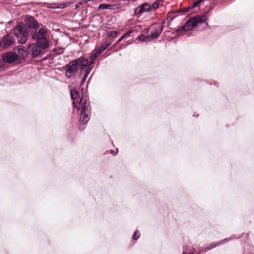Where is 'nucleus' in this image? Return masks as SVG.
Masks as SVG:
<instances>
[{"mask_svg":"<svg viewBox=\"0 0 254 254\" xmlns=\"http://www.w3.org/2000/svg\"><path fill=\"white\" fill-rule=\"evenodd\" d=\"M25 24L29 29H36L40 27V24L36 19L31 16H28L25 18Z\"/></svg>","mask_w":254,"mask_h":254,"instance_id":"8","label":"nucleus"},{"mask_svg":"<svg viewBox=\"0 0 254 254\" xmlns=\"http://www.w3.org/2000/svg\"><path fill=\"white\" fill-rule=\"evenodd\" d=\"M90 113H81L80 121L83 125H85L89 120Z\"/></svg>","mask_w":254,"mask_h":254,"instance_id":"13","label":"nucleus"},{"mask_svg":"<svg viewBox=\"0 0 254 254\" xmlns=\"http://www.w3.org/2000/svg\"><path fill=\"white\" fill-rule=\"evenodd\" d=\"M66 6V3H62V4H60L58 6H48L47 7L49 8H51L54 9V8H64Z\"/></svg>","mask_w":254,"mask_h":254,"instance_id":"22","label":"nucleus"},{"mask_svg":"<svg viewBox=\"0 0 254 254\" xmlns=\"http://www.w3.org/2000/svg\"><path fill=\"white\" fill-rule=\"evenodd\" d=\"M81 103V113H90V107L89 102L87 100L82 101V99H80V103Z\"/></svg>","mask_w":254,"mask_h":254,"instance_id":"12","label":"nucleus"},{"mask_svg":"<svg viewBox=\"0 0 254 254\" xmlns=\"http://www.w3.org/2000/svg\"><path fill=\"white\" fill-rule=\"evenodd\" d=\"M0 42L4 47H8L14 44L15 38L13 34L9 33L3 36Z\"/></svg>","mask_w":254,"mask_h":254,"instance_id":"6","label":"nucleus"},{"mask_svg":"<svg viewBox=\"0 0 254 254\" xmlns=\"http://www.w3.org/2000/svg\"><path fill=\"white\" fill-rule=\"evenodd\" d=\"M111 153H114V152H113V150H111Z\"/></svg>","mask_w":254,"mask_h":254,"instance_id":"35","label":"nucleus"},{"mask_svg":"<svg viewBox=\"0 0 254 254\" xmlns=\"http://www.w3.org/2000/svg\"><path fill=\"white\" fill-rule=\"evenodd\" d=\"M194 250L190 246H185L184 248L183 254H193Z\"/></svg>","mask_w":254,"mask_h":254,"instance_id":"15","label":"nucleus"},{"mask_svg":"<svg viewBox=\"0 0 254 254\" xmlns=\"http://www.w3.org/2000/svg\"><path fill=\"white\" fill-rule=\"evenodd\" d=\"M119 34V33L116 31H110L109 35L110 36L112 37H116Z\"/></svg>","mask_w":254,"mask_h":254,"instance_id":"24","label":"nucleus"},{"mask_svg":"<svg viewBox=\"0 0 254 254\" xmlns=\"http://www.w3.org/2000/svg\"><path fill=\"white\" fill-rule=\"evenodd\" d=\"M132 32L131 30L128 31L126 33H125L123 35H122L119 39L118 40V41L116 42V44L119 43L120 42H121L124 38L126 37H128L130 36V33Z\"/></svg>","mask_w":254,"mask_h":254,"instance_id":"19","label":"nucleus"},{"mask_svg":"<svg viewBox=\"0 0 254 254\" xmlns=\"http://www.w3.org/2000/svg\"><path fill=\"white\" fill-rule=\"evenodd\" d=\"M16 49L21 57L24 58L26 56V51L25 49H23V47H17Z\"/></svg>","mask_w":254,"mask_h":254,"instance_id":"17","label":"nucleus"},{"mask_svg":"<svg viewBox=\"0 0 254 254\" xmlns=\"http://www.w3.org/2000/svg\"><path fill=\"white\" fill-rule=\"evenodd\" d=\"M70 95L71 98L72 99H75L76 98L77 95V90L76 89L70 90Z\"/></svg>","mask_w":254,"mask_h":254,"instance_id":"21","label":"nucleus"},{"mask_svg":"<svg viewBox=\"0 0 254 254\" xmlns=\"http://www.w3.org/2000/svg\"><path fill=\"white\" fill-rule=\"evenodd\" d=\"M100 54H98L97 52L96 51V52L94 53H93L90 56V59L92 60H95L98 57V56Z\"/></svg>","mask_w":254,"mask_h":254,"instance_id":"23","label":"nucleus"},{"mask_svg":"<svg viewBox=\"0 0 254 254\" xmlns=\"http://www.w3.org/2000/svg\"><path fill=\"white\" fill-rule=\"evenodd\" d=\"M42 27L38 30H36L32 35V39L36 41L37 45L42 49H46L49 47V36L47 29Z\"/></svg>","mask_w":254,"mask_h":254,"instance_id":"1","label":"nucleus"},{"mask_svg":"<svg viewBox=\"0 0 254 254\" xmlns=\"http://www.w3.org/2000/svg\"><path fill=\"white\" fill-rule=\"evenodd\" d=\"M159 6V3L158 2H154L152 5L151 6V10L153 9L157 8Z\"/></svg>","mask_w":254,"mask_h":254,"instance_id":"29","label":"nucleus"},{"mask_svg":"<svg viewBox=\"0 0 254 254\" xmlns=\"http://www.w3.org/2000/svg\"><path fill=\"white\" fill-rule=\"evenodd\" d=\"M41 47L35 44H30L28 47L27 52L31 55L32 57L36 58L40 55L41 51Z\"/></svg>","mask_w":254,"mask_h":254,"instance_id":"5","label":"nucleus"},{"mask_svg":"<svg viewBox=\"0 0 254 254\" xmlns=\"http://www.w3.org/2000/svg\"><path fill=\"white\" fill-rule=\"evenodd\" d=\"M115 5H111V4H101L98 6V9H113L114 8L113 7H114Z\"/></svg>","mask_w":254,"mask_h":254,"instance_id":"16","label":"nucleus"},{"mask_svg":"<svg viewBox=\"0 0 254 254\" xmlns=\"http://www.w3.org/2000/svg\"><path fill=\"white\" fill-rule=\"evenodd\" d=\"M140 237V234L137 231H136L134 232V234L133 235L132 238L133 240H137Z\"/></svg>","mask_w":254,"mask_h":254,"instance_id":"26","label":"nucleus"},{"mask_svg":"<svg viewBox=\"0 0 254 254\" xmlns=\"http://www.w3.org/2000/svg\"><path fill=\"white\" fill-rule=\"evenodd\" d=\"M77 59H79V61L77 64V67H78V71L79 70V75H80L83 70L88 64V60L85 59L84 57H80Z\"/></svg>","mask_w":254,"mask_h":254,"instance_id":"11","label":"nucleus"},{"mask_svg":"<svg viewBox=\"0 0 254 254\" xmlns=\"http://www.w3.org/2000/svg\"><path fill=\"white\" fill-rule=\"evenodd\" d=\"M111 44V43L105 42V43H103L99 48L96 49V51L97 52L98 54H99L100 55Z\"/></svg>","mask_w":254,"mask_h":254,"instance_id":"14","label":"nucleus"},{"mask_svg":"<svg viewBox=\"0 0 254 254\" xmlns=\"http://www.w3.org/2000/svg\"><path fill=\"white\" fill-rule=\"evenodd\" d=\"M2 58L4 62L10 64L17 60L18 56L14 52H9L4 53L2 55Z\"/></svg>","mask_w":254,"mask_h":254,"instance_id":"7","label":"nucleus"},{"mask_svg":"<svg viewBox=\"0 0 254 254\" xmlns=\"http://www.w3.org/2000/svg\"><path fill=\"white\" fill-rule=\"evenodd\" d=\"M73 106L74 108H76L77 110H79L80 109L79 105H78V103H75V101H73Z\"/></svg>","mask_w":254,"mask_h":254,"instance_id":"30","label":"nucleus"},{"mask_svg":"<svg viewBox=\"0 0 254 254\" xmlns=\"http://www.w3.org/2000/svg\"><path fill=\"white\" fill-rule=\"evenodd\" d=\"M79 61V59H76L74 61H71L67 65V69L65 72V75L66 78L69 79L74 72H78L77 64Z\"/></svg>","mask_w":254,"mask_h":254,"instance_id":"4","label":"nucleus"},{"mask_svg":"<svg viewBox=\"0 0 254 254\" xmlns=\"http://www.w3.org/2000/svg\"><path fill=\"white\" fill-rule=\"evenodd\" d=\"M192 5L191 6H189L185 9L186 11H188L189 9L192 8Z\"/></svg>","mask_w":254,"mask_h":254,"instance_id":"32","label":"nucleus"},{"mask_svg":"<svg viewBox=\"0 0 254 254\" xmlns=\"http://www.w3.org/2000/svg\"><path fill=\"white\" fill-rule=\"evenodd\" d=\"M207 17L205 14L203 15H197L195 17L190 18L186 23V24L182 27L177 30L178 34H181L182 32H187L193 29L196 27L198 24L205 23L206 25L208 26L206 22Z\"/></svg>","mask_w":254,"mask_h":254,"instance_id":"2","label":"nucleus"},{"mask_svg":"<svg viewBox=\"0 0 254 254\" xmlns=\"http://www.w3.org/2000/svg\"><path fill=\"white\" fill-rule=\"evenodd\" d=\"M12 33L19 43L24 44L27 41L29 31L23 22H18L16 26L13 28Z\"/></svg>","mask_w":254,"mask_h":254,"instance_id":"3","label":"nucleus"},{"mask_svg":"<svg viewBox=\"0 0 254 254\" xmlns=\"http://www.w3.org/2000/svg\"><path fill=\"white\" fill-rule=\"evenodd\" d=\"M229 239H227V238H226V239H224V240H223V241H224V242H225V241H228V240H229Z\"/></svg>","mask_w":254,"mask_h":254,"instance_id":"33","label":"nucleus"},{"mask_svg":"<svg viewBox=\"0 0 254 254\" xmlns=\"http://www.w3.org/2000/svg\"><path fill=\"white\" fill-rule=\"evenodd\" d=\"M1 42L0 41V46L1 45Z\"/></svg>","mask_w":254,"mask_h":254,"instance_id":"38","label":"nucleus"},{"mask_svg":"<svg viewBox=\"0 0 254 254\" xmlns=\"http://www.w3.org/2000/svg\"><path fill=\"white\" fill-rule=\"evenodd\" d=\"M203 0H196L192 4V7H195L197 6L198 5V4H199L200 3L202 2Z\"/></svg>","mask_w":254,"mask_h":254,"instance_id":"27","label":"nucleus"},{"mask_svg":"<svg viewBox=\"0 0 254 254\" xmlns=\"http://www.w3.org/2000/svg\"><path fill=\"white\" fill-rule=\"evenodd\" d=\"M1 65H2V62L0 60V67L1 66Z\"/></svg>","mask_w":254,"mask_h":254,"instance_id":"34","label":"nucleus"},{"mask_svg":"<svg viewBox=\"0 0 254 254\" xmlns=\"http://www.w3.org/2000/svg\"><path fill=\"white\" fill-rule=\"evenodd\" d=\"M111 153H114V152H113V150H111Z\"/></svg>","mask_w":254,"mask_h":254,"instance_id":"36","label":"nucleus"},{"mask_svg":"<svg viewBox=\"0 0 254 254\" xmlns=\"http://www.w3.org/2000/svg\"><path fill=\"white\" fill-rule=\"evenodd\" d=\"M116 154H117V152H115L114 155H115Z\"/></svg>","mask_w":254,"mask_h":254,"instance_id":"37","label":"nucleus"},{"mask_svg":"<svg viewBox=\"0 0 254 254\" xmlns=\"http://www.w3.org/2000/svg\"><path fill=\"white\" fill-rule=\"evenodd\" d=\"M90 72H91L90 69H86L83 77L86 79Z\"/></svg>","mask_w":254,"mask_h":254,"instance_id":"28","label":"nucleus"},{"mask_svg":"<svg viewBox=\"0 0 254 254\" xmlns=\"http://www.w3.org/2000/svg\"><path fill=\"white\" fill-rule=\"evenodd\" d=\"M88 64V68L87 69H90V71L93 68L94 65V60H90Z\"/></svg>","mask_w":254,"mask_h":254,"instance_id":"25","label":"nucleus"},{"mask_svg":"<svg viewBox=\"0 0 254 254\" xmlns=\"http://www.w3.org/2000/svg\"><path fill=\"white\" fill-rule=\"evenodd\" d=\"M222 242L223 241H220V242H218L217 243H212V244H211L208 247H206V248H205L204 251L206 252V251H207L208 250H211L212 248H214L216 247L217 246L221 244L222 243Z\"/></svg>","mask_w":254,"mask_h":254,"instance_id":"20","label":"nucleus"},{"mask_svg":"<svg viewBox=\"0 0 254 254\" xmlns=\"http://www.w3.org/2000/svg\"><path fill=\"white\" fill-rule=\"evenodd\" d=\"M86 79H85V78H82V80L81 81V84H83L85 82V80H86Z\"/></svg>","mask_w":254,"mask_h":254,"instance_id":"31","label":"nucleus"},{"mask_svg":"<svg viewBox=\"0 0 254 254\" xmlns=\"http://www.w3.org/2000/svg\"><path fill=\"white\" fill-rule=\"evenodd\" d=\"M151 10V7L150 4L147 2L143 3L134 9V14L136 15L140 14L144 12H149Z\"/></svg>","mask_w":254,"mask_h":254,"instance_id":"9","label":"nucleus"},{"mask_svg":"<svg viewBox=\"0 0 254 254\" xmlns=\"http://www.w3.org/2000/svg\"><path fill=\"white\" fill-rule=\"evenodd\" d=\"M163 25H159L153 28L149 35L151 40L157 38L162 33L163 29Z\"/></svg>","mask_w":254,"mask_h":254,"instance_id":"10","label":"nucleus"},{"mask_svg":"<svg viewBox=\"0 0 254 254\" xmlns=\"http://www.w3.org/2000/svg\"><path fill=\"white\" fill-rule=\"evenodd\" d=\"M138 39H139L140 41L145 42H148L151 41L152 40L150 38V37L149 36H145L143 35H140L138 37Z\"/></svg>","mask_w":254,"mask_h":254,"instance_id":"18","label":"nucleus"}]
</instances>
